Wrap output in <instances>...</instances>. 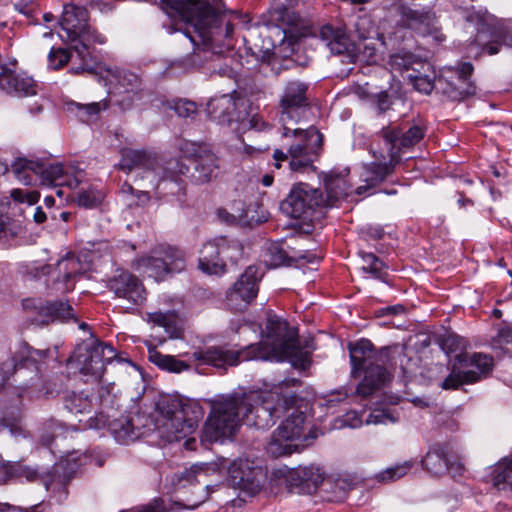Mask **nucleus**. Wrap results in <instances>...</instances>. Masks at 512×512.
Segmentation results:
<instances>
[{
  "instance_id": "obj_43",
  "label": "nucleus",
  "mask_w": 512,
  "mask_h": 512,
  "mask_svg": "<svg viewBox=\"0 0 512 512\" xmlns=\"http://www.w3.org/2000/svg\"><path fill=\"white\" fill-rule=\"evenodd\" d=\"M149 359L159 368L173 373H180L190 368L186 361L177 359L172 355L161 354L155 348H149Z\"/></svg>"
},
{
  "instance_id": "obj_25",
  "label": "nucleus",
  "mask_w": 512,
  "mask_h": 512,
  "mask_svg": "<svg viewBox=\"0 0 512 512\" xmlns=\"http://www.w3.org/2000/svg\"><path fill=\"white\" fill-rule=\"evenodd\" d=\"M84 272V267L78 257L67 254L60 259L55 267L57 276L54 279V288L60 293H66L74 289L75 281Z\"/></svg>"
},
{
  "instance_id": "obj_5",
  "label": "nucleus",
  "mask_w": 512,
  "mask_h": 512,
  "mask_svg": "<svg viewBox=\"0 0 512 512\" xmlns=\"http://www.w3.org/2000/svg\"><path fill=\"white\" fill-rule=\"evenodd\" d=\"M282 136L289 142L286 144L287 152L276 149L273 153L275 168H281V162L287 161L289 169L293 172L305 173L316 168L314 162L320 156L323 135L314 126L306 129L295 125L282 126Z\"/></svg>"
},
{
  "instance_id": "obj_45",
  "label": "nucleus",
  "mask_w": 512,
  "mask_h": 512,
  "mask_svg": "<svg viewBox=\"0 0 512 512\" xmlns=\"http://www.w3.org/2000/svg\"><path fill=\"white\" fill-rule=\"evenodd\" d=\"M74 53H76L73 50ZM72 60V66L70 68V72L75 74L72 71L74 66H80L81 61L77 58V54H71L67 49L64 48H52L48 54V65L50 68L54 70H58L62 68L65 64L68 63L69 60Z\"/></svg>"
},
{
  "instance_id": "obj_32",
  "label": "nucleus",
  "mask_w": 512,
  "mask_h": 512,
  "mask_svg": "<svg viewBox=\"0 0 512 512\" xmlns=\"http://www.w3.org/2000/svg\"><path fill=\"white\" fill-rule=\"evenodd\" d=\"M219 165L214 153L204 147H199V152L194 158V177L199 183L209 182L217 176Z\"/></svg>"
},
{
  "instance_id": "obj_40",
  "label": "nucleus",
  "mask_w": 512,
  "mask_h": 512,
  "mask_svg": "<svg viewBox=\"0 0 512 512\" xmlns=\"http://www.w3.org/2000/svg\"><path fill=\"white\" fill-rule=\"evenodd\" d=\"M492 482L498 490L512 493V453L501 459L492 471Z\"/></svg>"
},
{
  "instance_id": "obj_41",
  "label": "nucleus",
  "mask_w": 512,
  "mask_h": 512,
  "mask_svg": "<svg viewBox=\"0 0 512 512\" xmlns=\"http://www.w3.org/2000/svg\"><path fill=\"white\" fill-rule=\"evenodd\" d=\"M156 252L162 255L170 274L179 273L185 269L186 255L181 249L169 245H158Z\"/></svg>"
},
{
  "instance_id": "obj_8",
  "label": "nucleus",
  "mask_w": 512,
  "mask_h": 512,
  "mask_svg": "<svg viewBox=\"0 0 512 512\" xmlns=\"http://www.w3.org/2000/svg\"><path fill=\"white\" fill-rule=\"evenodd\" d=\"M119 168L127 172L139 171V180L149 182L143 187L155 190L158 198L177 194L182 189L180 178L163 168L155 154L145 150L122 149Z\"/></svg>"
},
{
  "instance_id": "obj_1",
  "label": "nucleus",
  "mask_w": 512,
  "mask_h": 512,
  "mask_svg": "<svg viewBox=\"0 0 512 512\" xmlns=\"http://www.w3.org/2000/svg\"><path fill=\"white\" fill-rule=\"evenodd\" d=\"M290 396L280 398L278 391H233L209 400L210 412L205 422L201 441L222 442L231 438L241 423L258 429L273 426L287 409Z\"/></svg>"
},
{
  "instance_id": "obj_19",
  "label": "nucleus",
  "mask_w": 512,
  "mask_h": 512,
  "mask_svg": "<svg viewBox=\"0 0 512 512\" xmlns=\"http://www.w3.org/2000/svg\"><path fill=\"white\" fill-rule=\"evenodd\" d=\"M458 360L460 363H467L472 368L450 374L442 383L443 389H456L463 383H474L492 370L493 358L486 354L459 355Z\"/></svg>"
},
{
  "instance_id": "obj_47",
  "label": "nucleus",
  "mask_w": 512,
  "mask_h": 512,
  "mask_svg": "<svg viewBox=\"0 0 512 512\" xmlns=\"http://www.w3.org/2000/svg\"><path fill=\"white\" fill-rule=\"evenodd\" d=\"M219 248L223 263H225L226 260L236 263L241 257L243 251V248L238 241L228 240L224 237L219 238Z\"/></svg>"
},
{
  "instance_id": "obj_10",
  "label": "nucleus",
  "mask_w": 512,
  "mask_h": 512,
  "mask_svg": "<svg viewBox=\"0 0 512 512\" xmlns=\"http://www.w3.org/2000/svg\"><path fill=\"white\" fill-rule=\"evenodd\" d=\"M157 429L168 442L179 441L193 434L202 418L201 407L191 401L164 398L157 404Z\"/></svg>"
},
{
  "instance_id": "obj_3",
  "label": "nucleus",
  "mask_w": 512,
  "mask_h": 512,
  "mask_svg": "<svg viewBox=\"0 0 512 512\" xmlns=\"http://www.w3.org/2000/svg\"><path fill=\"white\" fill-rule=\"evenodd\" d=\"M160 3L168 16H179L191 24L199 41L213 53L222 54L232 48V12L219 11L208 0H160Z\"/></svg>"
},
{
  "instance_id": "obj_6",
  "label": "nucleus",
  "mask_w": 512,
  "mask_h": 512,
  "mask_svg": "<svg viewBox=\"0 0 512 512\" xmlns=\"http://www.w3.org/2000/svg\"><path fill=\"white\" fill-rule=\"evenodd\" d=\"M88 11L86 8L75 5H67L61 18V27L67 32L68 39L74 43L72 50L80 59L81 65L74 66V73H82L84 70H92L97 62V50L91 44H104L105 36L99 34L87 24Z\"/></svg>"
},
{
  "instance_id": "obj_4",
  "label": "nucleus",
  "mask_w": 512,
  "mask_h": 512,
  "mask_svg": "<svg viewBox=\"0 0 512 512\" xmlns=\"http://www.w3.org/2000/svg\"><path fill=\"white\" fill-rule=\"evenodd\" d=\"M287 382L274 386L268 392L278 391L280 398L290 396L287 409L278 417L287 414L286 419L273 432L266 446L267 452L273 457L291 455L300 449L310 446L318 437V429L312 425L311 417L305 412L294 409L297 397L294 393L286 391Z\"/></svg>"
},
{
  "instance_id": "obj_64",
  "label": "nucleus",
  "mask_w": 512,
  "mask_h": 512,
  "mask_svg": "<svg viewBox=\"0 0 512 512\" xmlns=\"http://www.w3.org/2000/svg\"><path fill=\"white\" fill-rule=\"evenodd\" d=\"M25 478L27 481H36L39 478V473L36 469L24 465L21 479Z\"/></svg>"
},
{
  "instance_id": "obj_20",
  "label": "nucleus",
  "mask_w": 512,
  "mask_h": 512,
  "mask_svg": "<svg viewBox=\"0 0 512 512\" xmlns=\"http://www.w3.org/2000/svg\"><path fill=\"white\" fill-rule=\"evenodd\" d=\"M262 276L263 273L257 266L247 267L233 288L228 291V305L238 311L245 309L256 298Z\"/></svg>"
},
{
  "instance_id": "obj_11",
  "label": "nucleus",
  "mask_w": 512,
  "mask_h": 512,
  "mask_svg": "<svg viewBox=\"0 0 512 512\" xmlns=\"http://www.w3.org/2000/svg\"><path fill=\"white\" fill-rule=\"evenodd\" d=\"M392 133L384 132L383 145L376 138L370 144V153L374 160L363 164L360 174L361 180L365 185L356 189L357 194H362L370 188L382 183L386 178L394 173L395 167L400 163L401 157L392 149Z\"/></svg>"
},
{
  "instance_id": "obj_61",
  "label": "nucleus",
  "mask_w": 512,
  "mask_h": 512,
  "mask_svg": "<svg viewBox=\"0 0 512 512\" xmlns=\"http://www.w3.org/2000/svg\"><path fill=\"white\" fill-rule=\"evenodd\" d=\"M51 273V266L39 263H32L26 267V274L32 279L39 278Z\"/></svg>"
},
{
  "instance_id": "obj_63",
  "label": "nucleus",
  "mask_w": 512,
  "mask_h": 512,
  "mask_svg": "<svg viewBox=\"0 0 512 512\" xmlns=\"http://www.w3.org/2000/svg\"><path fill=\"white\" fill-rule=\"evenodd\" d=\"M377 105H378V109L380 110V112H384L389 109V107L391 105V101L386 92H381L378 95V104Z\"/></svg>"
},
{
  "instance_id": "obj_31",
  "label": "nucleus",
  "mask_w": 512,
  "mask_h": 512,
  "mask_svg": "<svg viewBox=\"0 0 512 512\" xmlns=\"http://www.w3.org/2000/svg\"><path fill=\"white\" fill-rule=\"evenodd\" d=\"M451 446L446 443L431 445L422 459V467L430 474L439 476L447 471V459L450 456Z\"/></svg>"
},
{
  "instance_id": "obj_48",
  "label": "nucleus",
  "mask_w": 512,
  "mask_h": 512,
  "mask_svg": "<svg viewBox=\"0 0 512 512\" xmlns=\"http://www.w3.org/2000/svg\"><path fill=\"white\" fill-rule=\"evenodd\" d=\"M423 72L425 71L418 67V71L410 72L406 77L417 91L429 94L437 86L436 81Z\"/></svg>"
},
{
  "instance_id": "obj_15",
  "label": "nucleus",
  "mask_w": 512,
  "mask_h": 512,
  "mask_svg": "<svg viewBox=\"0 0 512 512\" xmlns=\"http://www.w3.org/2000/svg\"><path fill=\"white\" fill-rule=\"evenodd\" d=\"M115 357L116 351L111 345L91 340L78 346L69 360L76 362L81 374L100 381L106 364L111 363Z\"/></svg>"
},
{
  "instance_id": "obj_27",
  "label": "nucleus",
  "mask_w": 512,
  "mask_h": 512,
  "mask_svg": "<svg viewBox=\"0 0 512 512\" xmlns=\"http://www.w3.org/2000/svg\"><path fill=\"white\" fill-rule=\"evenodd\" d=\"M391 132L393 144V151L401 156V152L403 149L410 148L417 143H419L425 135L424 129L419 125H413L409 127L406 131L399 127L394 126H385L380 132L374 137L383 145L384 132Z\"/></svg>"
},
{
  "instance_id": "obj_62",
  "label": "nucleus",
  "mask_w": 512,
  "mask_h": 512,
  "mask_svg": "<svg viewBox=\"0 0 512 512\" xmlns=\"http://www.w3.org/2000/svg\"><path fill=\"white\" fill-rule=\"evenodd\" d=\"M18 232L8 226L0 218V243L3 245L10 244V242L16 237Z\"/></svg>"
},
{
  "instance_id": "obj_37",
  "label": "nucleus",
  "mask_w": 512,
  "mask_h": 512,
  "mask_svg": "<svg viewBox=\"0 0 512 512\" xmlns=\"http://www.w3.org/2000/svg\"><path fill=\"white\" fill-rule=\"evenodd\" d=\"M388 64L394 71L399 72H416L418 67H421L424 71L430 70V64L426 61H422L418 56L408 51H399L390 55Z\"/></svg>"
},
{
  "instance_id": "obj_57",
  "label": "nucleus",
  "mask_w": 512,
  "mask_h": 512,
  "mask_svg": "<svg viewBox=\"0 0 512 512\" xmlns=\"http://www.w3.org/2000/svg\"><path fill=\"white\" fill-rule=\"evenodd\" d=\"M100 203V195L92 190L82 191L77 196V204L84 208H93Z\"/></svg>"
},
{
  "instance_id": "obj_51",
  "label": "nucleus",
  "mask_w": 512,
  "mask_h": 512,
  "mask_svg": "<svg viewBox=\"0 0 512 512\" xmlns=\"http://www.w3.org/2000/svg\"><path fill=\"white\" fill-rule=\"evenodd\" d=\"M24 464L20 462H8L0 466V480L7 482L12 479H21Z\"/></svg>"
},
{
  "instance_id": "obj_24",
  "label": "nucleus",
  "mask_w": 512,
  "mask_h": 512,
  "mask_svg": "<svg viewBox=\"0 0 512 512\" xmlns=\"http://www.w3.org/2000/svg\"><path fill=\"white\" fill-rule=\"evenodd\" d=\"M109 289L116 297L125 300L126 309H132L145 300V289L142 282L130 272H122L109 281Z\"/></svg>"
},
{
  "instance_id": "obj_14",
  "label": "nucleus",
  "mask_w": 512,
  "mask_h": 512,
  "mask_svg": "<svg viewBox=\"0 0 512 512\" xmlns=\"http://www.w3.org/2000/svg\"><path fill=\"white\" fill-rule=\"evenodd\" d=\"M235 94L212 98L207 104V113L213 121L240 134L253 127V120L247 114L244 100L235 97Z\"/></svg>"
},
{
  "instance_id": "obj_55",
  "label": "nucleus",
  "mask_w": 512,
  "mask_h": 512,
  "mask_svg": "<svg viewBox=\"0 0 512 512\" xmlns=\"http://www.w3.org/2000/svg\"><path fill=\"white\" fill-rule=\"evenodd\" d=\"M172 108L180 117H190L191 115L195 114L197 110L196 104L186 99L175 101Z\"/></svg>"
},
{
  "instance_id": "obj_34",
  "label": "nucleus",
  "mask_w": 512,
  "mask_h": 512,
  "mask_svg": "<svg viewBox=\"0 0 512 512\" xmlns=\"http://www.w3.org/2000/svg\"><path fill=\"white\" fill-rule=\"evenodd\" d=\"M39 317L43 324L54 321L68 322L70 320L77 322L73 308L63 301L47 302L40 308Z\"/></svg>"
},
{
  "instance_id": "obj_9",
  "label": "nucleus",
  "mask_w": 512,
  "mask_h": 512,
  "mask_svg": "<svg viewBox=\"0 0 512 512\" xmlns=\"http://www.w3.org/2000/svg\"><path fill=\"white\" fill-rule=\"evenodd\" d=\"M57 348L34 349L28 343L20 341L16 344L11 361L0 366V391L6 386L11 376L23 389L37 388L40 382V368L48 358H56Z\"/></svg>"
},
{
  "instance_id": "obj_58",
  "label": "nucleus",
  "mask_w": 512,
  "mask_h": 512,
  "mask_svg": "<svg viewBox=\"0 0 512 512\" xmlns=\"http://www.w3.org/2000/svg\"><path fill=\"white\" fill-rule=\"evenodd\" d=\"M63 434L64 428L60 424L54 422L50 423L48 426L47 433L41 436V442L44 445L50 446L56 439L63 436Z\"/></svg>"
},
{
  "instance_id": "obj_46",
  "label": "nucleus",
  "mask_w": 512,
  "mask_h": 512,
  "mask_svg": "<svg viewBox=\"0 0 512 512\" xmlns=\"http://www.w3.org/2000/svg\"><path fill=\"white\" fill-rule=\"evenodd\" d=\"M360 257L362 258V267L361 269L370 273L375 279L383 280L386 276L385 272V264L381 261L375 254L367 253L364 251L359 252Z\"/></svg>"
},
{
  "instance_id": "obj_39",
  "label": "nucleus",
  "mask_w": 512,
  "mask_h": 512,
  "mask_svg": "<svg viewBox=\"0 0 512 512\" xmlns=\"http://www.w3.org/2000/svg\"><path fill=\"white\" fill-rule=\"evenodd\" d=\"M109 108V101L104 99L98 102L82 104L79 102L68 103V110L73 112L83 123H91L98 120L101 112Z\"/></svg>"
},
{
  "instance_id": "obj_36",
  "label": "nucleus",
  "mask_w": 512,
  "mask_h": 512,
  "mask_svg": "<svg viewBox=\"0 0 512 512\" xmlns=\"http://www.w3.org/2000/svg\"><path fill=\"white\" fill-rule=\"evenodd\" d=\"M98 404L92 392L80 391L68 393L64 398L65 408L72 414H89Z\"/></svg>"
},
{
  "instance_id": "obj_26",
  "label": "nucleus",
  "mask_w": 512,
  "mask_h": 512,
  "mask_svg": "<svg viewBox=\"0 0 512 512\" xmlns=\"http://www.w3.org/2000/svg\"><path fill=\"white\" fill-rule=\"evenodd\" d=\"M287 481L292 488L308 494L316 491L320 485L331 486L329 481H324L321 469L315 466L298 467L290 471Z\"/></svg>"
},
{
  "instance_id": "obj_44",
  "label": "nucleus",
  "mask_w": 512,
  "mask_h": 512,
  "mask_svg": "<svg viewBox=\"0 0 512 512\" xmlns=\"http://www.w3.org/2000/svg\"><path fill=\"white\" fill-rule=\"evenodd\" d=\"M376 52L373 43H367L365 41L358 43L353 42L347 58H349L351 62H365L371 64L376 62Z\"/></svg>"
},
{
  "instance_id": "obj_30",
  "label": "nucleus",
  "mask_w": 512,
  "mask_h": 512,
  "mask_svg": "<svg viewBox=\"0 0 512 512\" xmlns=\"http://www.w3.org/2000/svg\"><path fill=\"white\" fill-rule=\"evenodd\" d=\"M219 238L206 242L199 256V268L209 275H221L225 272L226 264L221 260Z\"/></svg>"
},
{
  "instance_id": "obj_50",
  "label": "nucleus",
  "mask_w": 512,
  "mask_h": 512,
  "mask_svg": "<svg viewBox=\"0 0 512 512\" xmlns=\"http://www.w3.org/2000/svg\"><path fill=\"white\" fill-rule=\"evenodd\" d=\"M5 429H8L13 436L22 433V429L19 425V418L14 416L12 412L0 410V431Z\"/></svg>"
},
{
  "instance_id": "obj_56",
  "label": "nucleus",
  "mask_w": 512,
  "mask_h": 512,
  "mask_svg": "<svg viewBox=\"0 0 512 512\" xmlns=\"http://www.w3.org/2000/svg\"><path fill=\"white\" fill-rule=\"evenodd\" d=\"M465 471L464 464L458 455H456L452 448L450 449V456L447 459V471L453 478L461 476Z\"/></svg>"
},
{
  "instance_id": "obj_7",
  "label": "nucleus",
  "mask_w": 512,
  "mask_h": 512,
  "mask_svg": "<svg viewBox=\"0 0 512 512\" xmlns=\"http://www.w3.org/2000/svg\"><path fill=\"white\" fill-rule=\"evenodd\" d=\"M349 353L352 376L357 378L361 373L364 374L357 386L358 395L368 397L389 380L390 374L385 367L389 360L388 349L376 351L371 341L361 339L349 344Z\"/></svg>"
},
{
  "instance_id": "obj_16",
  "label": "nucleus",
  "mask_w": 512,
  "mask_h": 512,
  "mask_svg": "<svg viewBox=\"0 0 512 512\" xmlns=\"http://www.w3.org/2000/svg\"><path fill=\"white\" fill-rule=\"evenodd\" d=\"M324 207L322 193L306 183L294 185L280 203V210L291 218L310 219L315 211Z\"/></svg>"
},
{
  "instance_id": "obj_17",
  "label": "nucleus",
  "mask_w": 512,
  "mask_h": 512,
  "mask_svg": "<svg viewBox=\"0 0 512 512\" xmlns=\"http://www.w3.org/2000/svg\"><path fill=\"white\" fill-rule=\"evenodd\" d=\"M309 86L300 80L285 83L279 99L282 126L297 125L309 110Z\"/></svg>"
},
{
  "instance_id": "obj_42",
  "label": "nucleus",
  "mask_w": 512,
  "mask_h": 512,
  "mask_svg": "<svg viewBox=\"0 0 512 512\" xmlns=\"http://www.w3.org/2000/svg\"><path fill=\"white\" fill-rule=\"evenodd\" d=\"M295 258H305L303 255H290L284 248L282 242L270 243L265 250L264 261L265 263L273 268L288 265Z\"/></svg>"
},
{
  "instance_id": "obj_53",
  "label": "nucleus",
  "mask_w": 512,
  "mask_h": 512,
  "mask_svg": "<svg viewBox=\"0 0 512 512\" xmlns=\"http://www.w3.org/2000/svg\"><path fill=\"white\" fill-rule=\"evenodd\" d=\"M398 421L393 413L389 409H378L372 411L367 419L365 420L366 424H387V423H395Z\"/></svg>"
},
{
  "instance_id": "obj_23",
  "label": "nucleus",
  "mask_w": 512,
  "mask_h": 512,
  "mask_svg": "<svg viewBox=\"0 0 512 512\" xmlns=\"http://www.w3.org/2000/svg\"><path fill=\"white\" fill-rule=\"evenodd\" d=\"M109 418V415L99 412L94 417H89L83 427L102 429L108 426L111 435L120 444H129L139 437V430L134 427L128 416L122 415L112 420H109Z\"/></svg>"
},
{
  "instance_id": "obj_2",
  "label": "nucleus",
  "mask_w": 512,
  "mask_h": 512,
  "mask_svg": "<svg viewBox=\"0 0 512 512\" xmlns=\"http://www.w3.org/2000/svg\"><path fill=\"white\" fill-rule=\"evenodd\" d=\"M314 350L311 341L302 343L294 327L277 317H269L266 324V340L251 344L241 350H228L223 347H208L188 354L189 361L210 364L218 368L236 366L241 361L289 360L296 368H306L310 364V356Z\"/></svg>"
},
{
  "instance_id": "obj_59",
  "label": "nucleus",
  "mask_w": 512,
  "mask_h": 512,
  "mask_svg": "<svg viewBox=\"0 0 512 512\" xmlns=\"http://www.w3.org/2000/svg\"><path fill=\"white\" fill-rule=\"evenodd\" d=\"M496 343L506 351L512 352V326H505L499 329Z\"/></svg>"
},
{
  "instance_id": "obj_54",
  "label": "nucleus",
  "mask_w": 512,
  "mask_h": 512,
  "mask_svg": "<svg viewBox=\"0 0 512 512\" xmlns=\"http://www.w3.org/2000/svg\"><path fill=\"white\" fill-rule=\"evenodd\" d=\"M40 197L39 192L33 190L13 189L11 191V198L18 203H27L28 205L35 204Z\"/></svg>"
},
{
  "instance_id": "obj_38",
  "label": "nucleus",
  "mask_w": 512,
  "mask_h": 512,
  "mask_svg": "<svg viewBox=\"0 0 512 512\" xmlns=\"http://www.w3.org/2000/svg\"><path fill=\"white\" fill-rule=\"evenodd\" d=\"M147 320L159 327H163L169 338L178 339L183 335L181 320L175 312L148 313Z\"/></svg>"
},
{
  "instance_id": "obj_29",
  "label": "nucleus",
  "mask_w": 512,
  "mask_h": 512,
  "mask_svg": "<svg viewBox=\"0 0 512 512\" xmlns=\"http://www.w3.org/2000/svg\"><path fill=\"white\" fill-rule=\"evenodd\" d=\"M319 37L331 53L336 55L348 56L353 44L343 28L332 25H324L319 31Z\"/></svg>"
},
{
  "instance_id": "obj_13",
  "label": "nucleus",
  "mask_w": 512,
  "mask_h": 512,
  "mask_svg": "<svg viewBox=\"0 0 512 512\" xmlns=\"http://www.w3.org/2000/svg\"><path fill=\"white\" fill-rule=\"evenodd\" d=\"M12 172L24 185H32L40 180L43 185L77 188L80 180L71 175L61 164L45 166L43 163L25 158H19L12 164Z\"/></svg>"
},
{
  "instance_id": "obj_28",
  "label": "nucleus",
  "mask_w": 512,
  "mask_h": 512,
  "mask_svg": "<svg viewBox=\"0 0 512 512\" xmlns=\"http://www.w3.org/2000/svg\"><path fill=\"white\" fill-rule=\"evenodd\" d=\"M0 88L10 95L26 97L36 95L37 85L33 78L25 74H15L1 67Z\"/></svg>"
},
{
  "instance_id": "obj_18",
  "label": "nucleus",
  "mask_w": 512,
  "mask_h": 512,
  "mask_svg": "<svg viewBox=\"0 0 512 512\" xmlns=\"http://www.w3.org/2000/svg\"><path fill=\"white\" fill-rule=\"evenodd\" d=\"M472 72V64L464 62L459 67L444 70L436 85L452 101H461L475 94L476 87L470 80Z\"/></svg>"
},
{
  "instance_id": "obj_21",
  "label": "nucleus",
  "mask_w": 512,
  "mask_h": 512,
  "mask_svg": "<svg viewBox=\"0 0 512 512\" xmlns=\"http://www.w3.org/2000/svg\"><path fill=\"white\" fill-rule=\"evenodd\" d=\"M399 16L398 25L426 36L437 29V19L432 9L428 7L412 8L407 4L394 5Z\"/></svg>"
},
{
  "instance_id": "obj_12",
  "label": "nucleus",
  "mask_w": 512,
  "mask_h": 512,
  "mask_svg": "<svg viewBox=\"0 0 512 512\" xmlns=\"http://www.w3.org/2000/svg\"><path fill=\"white\" fill-rule=\"evenodd\" d=\"M82 73L95 74L104 81L118 96L116 104L123 111L130 110L135 101L141 99V79L133 72L125 69L112 68L103 64L97 54V62L92 70H84Z\"/></svg>"
},
{
  "instance_id": "obj_60",
  "label": "nucleus",
  "mask_w": 512,
  "mask_h": 512,
  "mask_svg": "<svg viewBox=\"0 0 512 512\" xmlns=\"http://www.w3.org/2000/svg\"><path fill=\"white\" fill-rule=\"evenodd\" d=\"M498 40L493 41L491 43L486 44L483 47V51L489 55H495L499 52L500 43H503L508 46H512V34L503 33L498 36Z\"/></svg>"
},
{
  "instance_id": "obj_22",
  "label": "nucleus",
  "mask_w": 512,
  "mask_h": 512,
  "mask_svg": "<svg viewBox=\"0 0 512 512\" xmlns=\"http://www.w3.org/2000/svg\"><path fill=\"white\" fill-rule=\"evenodd\" d=\"M229 474L233 484L250 495L259 492L265 480L263 468L249 459L235 460L229 468Z\"/></svg>"
},
{
  "instance_id": "obj_52",
  "label": "nucleus",
  "mask_w": 512,
  "mask_h": 512,
  "mask_svg": "<svg viewBox=\"0 0 512 512\" xmlns=\"http://www.w3.org/2000/svg\"><path fill=\"white\" fill-rule=\"evenodd\" d=\"M238 204L241 205V208H239L236 212L229 211L227 209H219L217 214L218 217L229 224H235L239 223L246 219L247 217V209L245 207V204L243 202H239Z\"/></svg>"
},
{
  "instance_id": "obj_35",
  "label": "nucleus",
  "mask_w": 512,
  "mask_h": 512,
  "mask_svg": "<svg viewBox=\"0 0 512 512\" xmlns=\"http://www.w3.org/2000/svg\"><path fill=\"white\" fill-rule=\"evenodd\" d=\"M134 267L137 270H143L157 280H162L170 275L167 264H165L162 255L157 254L156 247L150 251L149 255L137 259Z\"/></svg>"
},
{
  "instance_id": "obj_33",
  "label": "nucleus",
  "mask_w": 512,
  "mask_h": 512,
  "mask_svg": "<svg viewBox=\"0 0 512 512\" xmlns=\"http://www.w3.org/2000/svg\"><path fill=\"white\" fill-rule=\"evenodd\" d=\"M324 185L326 197L324 207H332L339 200L344 199L350 192V185L344 175L329 173L325 176Z\"/></svg>"
},
{
  "instance_id": "obj_49",
  "label": "nucleus",
  "mask_w": 512,
  "mask_h": 512,
  "mask_svg": "<svg viewBox=\"0 0 512 512\" xmlns=\"http://www.w3.org/2000/svg\"><path fill=\"white\" fill-rule=\"evenodd\" d=\"M411 468V462H404L402 464L389 467L381 473L377 474L376 479L379 482H392L406 475Z\"/></svg>"
}]
</instances>
